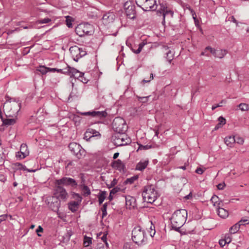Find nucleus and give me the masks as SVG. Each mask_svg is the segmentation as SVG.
Here are the masks:
<instances>
[{"label":"nucleus","mask_w":249,"mask_h":249,"mask_svg":"<svg viewBox=\"0 0 249 249\" xmlns=\"http://www.w3.org/2000/svg\"><path fill=\"white\" fill-rule=\"evenodd\" d=\"M187 217V212L185 209L176 211L171 218L172 227L177 231L184 224Z\"/></svg>","instance_id":"f257e3e1"},{"label":"nucleus","mask_w":249,"mask_h":249,"mask_svg":"<svg viewBox=\"0 0 249 249\" xmlns=\"http://www.w3.org/2000/svg\"><path fill=\"white\" fill-rule=\"evenodd\" d=\"M131 235L132 240L138 246H143L147 242L146 231L140 226L134 227L132 231Z\"/></svg>","instance_id":"f03ea898"},{"label":"nucleus","mask_w":249,"mask_h":249,"mask_svg":"<svg viewBox=\"0 0 249 249\" xmlns=\"http://www.w3.org/2000/svg\"><path fill=\"white\" fill-rule=\"evenodd\" d=\"M157 192L152 185L145 186L142 193L143 201L149 203H153L157 199Z\"/></svg>","instance_id":"7ed1b4c3"},{"label":"nucleus","mask_w":249,"mask_h":249,"mask_svg":"<svg viewBox=\"0 0 249 249\" xmlns=\"http://www.w3.org/2000/svg\"><path fill=\"white\" fill-rule=\"evenodd\" d=\"M138 6L145 11H155L158 7L157 0H135Z\"/></svg>","instance_id":"20e7f679"},{"label":"nucleus","mask_w":249,"mask_h":249,"mask_svg":"<svg viewBox=\"0 0 249 249\" xmlns=\"http://www.w3.org/2000/svg\"><path fill=\"white\" fill-rule=\"evenodd\" d=\"M112 126L117 133H125L127 129L124 120L121 117H116L113 121Z\"/></svg>","instance_id":"39448f33"},{"label":"nucleus","mask_w":249,"mask_h":249,"mask_svg":"<svg viewBox=\"0 0 249 249\" xmlns=\"http://www.w3.org/2000/svg\"><path fill=\"white\" fill-rule=\"evenodd\" d=\"M113 142L117 146L126 145L131 142V140L124 133H116L112 137Z\"/></svg>","instance_id":"423d86ee"},{"label":"nucleus","mask_w":249,"mask_h":249,"mask_svg":"<svg viewBox=\"0 0 249 249\" xmlns=\"http://www.w3.org/2000/svg\"><path fill=\"white\" fill-rule=\"evenodd\" d=\"M6 110H9V113L7 112L8 114H6V116L16 117L20 109L21 103L15 101H10L9 103H6Z\"/></svg>","instance_id":"0eeeda50"},{"label":"nucleus","mask_w":249,"mask_h":249,"mask_svg":"<svg viewBox=\"0 0 249 249\" xmlns=\"http://www.w3.org/2000/svg\"><path fill=\"white\" fill-rule=\"evenodd\" d=\"M69 148L78 159H81L85 156V149L76 142L70 143L69 145Z\"/></svg>","instance_id":"6e6552de"},{"label":"nucleus","mask_w":249,"mask_h":249,"mask_svg":"<svg viewBox=\"0 0 249 249\" xmlns=\"http://www.w3.org/2000/svg\"><path fill=\"white\" fill-rule=\"evenodd\" d=\"M92 27L88 23L80 24L75 28V32L79 36H84L85 35H90L92 33Z\"/></svg>","instance_id":"1a4fd4ad"},{"label":"nucleus","mask_w":249,"mask_h":249,"mask_svg":"<svg viewBox=\"0 0 249 249\" xmlns=\"http://www.w3.org/2000/svg\"><path fill=\"white\" fill-rule=\"evenodd\" d=\"M69 50L73 59L76 62H77L80 58L87 54L85 50L77 46L71 47Z\"/></svg>","instance_id":"9d476101"},{"label":"nucleus","mask_w":249,"mask_h":249,"mask_svg":"<svg viewBox=\"0 0 249 249\" xmlns=\"http://www.w3.org/2000/svg\"><path fill=\"white\" fill-rule=\"evenodd\" d=\"M55 185H65L70 186L72 188H76L77 186L76 181L69 177H63L60 179H57L55 182Z\"/></svg>","instance_id":"9b49d317"},{"label":"nucleus","mask_w":249,"mask_h":249,"mask_svg":"<svg viewBox=\"0 0 249 249\" xmlns=\"http://www.w3.org/2000/svg\"><path fill=\"white\" fill-rule=\"evenodd\" d=\"M65 71H64L65 74L68 75L71 77H73L75 78L79 79L81 77L84 76V73L79 71L74 68L67 66L65 68Z\"/></svg>","instance_id":"f8f14e48"},{"label":"nucleus","mask_w":249,"mask_h":249,"mask_svg":"<svg viewBox=\"0 0 249 249\" xmlns=\"http://www.w3.org/2000/svg\"><path fill=\"white\" fill-rule=\"evenodd\" d=\"M56 194L58 197L62 199H66L68 197V193L66 189L61 185H56Z\"/></svg>","instance_id":"ddd939ff"},{"label":"nucleus","mask_w":249,"mask_h":249,"mask_svg":"<svg viewBox=\"0 0 249 249\" xmlns=\"http://www.w3.org/2000/svg\"><path fill=\"white\" fill-rule=\"evenodd\" d=\"M115 16L113 13H107L104 14L102 18V21L105 25H107L113 22L115 19Z\"/></svg>","instance_id":"4468645a"},{"label":"nucleus","mask_w":249,"mask_h":249,"mask_svg":"<svg viewBox=\"0 0 249 249\" xmlns=\"http://www.w3.org/2000/svg\"><path fill=\"white\" fill-rule=\"evenodd\" d=\"M125 13L127 18L132 19L135 18L136 14L135 6L133 5H129L125 9Z\"/></svg>","instance_id":"2eb2a0df"},{"label":"nucleus","mask_w":249,"mask_h":249,"mask_svg":"<svg viewBox=\"0 0 249 249\" xmlns=\"http://www.w3.org/2000/svg\"><path fill=\"white\" fill-rule=\"evenodd\" d=\"M29 154L27 146L26 144H22L20 146V152H18L17 155V157H19L20 159H24Z\"/></svg>","instance_id":"dca6fc26"},{"label":"nucleus","mask_w":249,"mask_h":249,"mask_svg":"<svg viewBox=\"0 0 249 249\" xmlns=\"http://www.w3.org/2000/svg\"><path fill=\"white\" fill-rule=\"evenodd\" d=\"M112 167L120 171H124L125 168L124 164L121 160L118 159L116 160H114L112 162Z\"/></svg>","instance_id":"f3484780"},{"label":"nucleus","mask_w":249,"mask_h":249,"mask_svg":"<svg viewBox=\"0 0 249 249\" xmlns=\"http://www.w3.org/2000/svg\"><path fill=\"white\" fill-rule=\"evenodd\" d=\"M157 14L161 15L168 7L166 6V4L163 1L160 2V0H157Z\"/></svg>","instance_id":"a211bd4d"},{"label":"nucleus","mask_w":249,"mask_h":249,"mask_svg":"<svg viewBox=\"0 0 249 249\" xmlns=\"http://www.w3.org/2000/svg\"><path fill=\"white\" fill-rule=\"evenodd\" d=\"M165 51H166V58L167 59V60L170 63L172 61V60L173 59L174 56V52L171 50H170L169 48L167 46H164L163 47Z\"/></svg>","instance_id":"6ab92c4d"},{"label":"nucleus","mask_w":249,"mask_h":249,"mask_svg":"<svg viewBox=\"0 0 249 249\" xmlns=\"http://www.w3.org/2000/svg\"><path fill=\"white\" fill-rule=\"evenodd\" d=\"M225 144L230 147H232L235 143V136H228L225 138Z\"/></svg>","instance_id":"aec40b11"},{"label":"nucleus","mask_w":249,"mask_h":249,"mask_svg":"<svg viewBox=\"0 0 249 249\" xmlns=\"http://www.w3.org/2000/svg\"><path fill=\"white\" fill-rule=\"evenodd\" d=\"M79 188L81 189L83 192V195L84 196H87L90 195L91 192L89 187L85 185L84 183H82L79 185Z\"/></svg>","instance_id":"412c9836"},{"label":"nucleus","mask_w":249,"mask_h":249,"mask_svg":"<svg viewBox=\"0 0 249 249\" xmlns=\"http://www.w3.org/2000/svg\"><path fill=\"white\" fill-rule=\"evenodd\" d=\"M163 17V20L162 21V23L163 24H165V17H169V18H173L174 15V12L171 10L170 9L167 8L165 11L163 13V14L161 15Z\"/></svg>","instance_id":"4be33fe9"},{"label":"nucleus","mask_w":249,"mask_h":249,"mask_svg":"<svg viewBox=\"0 0 249 249\" xmlns=\"http://www.w3.org/2000/svg\"><path fill=\"white\" fill-rule=\"evenodd\" d=\"M2 124L9 126L14 124L16 123V118H2Z\"/></svg>","instance_id":"5701e85b"},{"label":"nucleus","mask_w":249,"mask_h":249,"mask_svg":"<svg viewBox=\"0 0 249 249\" xmlns=\"http://www.w3.org/2000/svg\"><path fill=\"white\" fill-rule=\"evenodd\" d=\"M148 164V160L141 161L137 164L136 170L142 171L147 167Z\"/></svg>","instance_id":"b1692460"},{"label":"nucleus","mask_w":249,"mask_h":249,"mask_svg":"<svg viewBox=\"0 0 249 249\" xmlns=\"http://www.w3.org/2000/svg\"><path fill=\"white\" fill-rule=\"evenodd\" d=\"M217 212L218 215L222 218H226L229 215V213L227 210L220 207L218 208Z\"/></svg>","instance_id":"393cba45"},{"label":"nucleus","mask_w":249,"mask_h":249,"mask_svg":"<svg viewBox=\"0 0 249 249\" xmlns=\"http://www.w3.org/2000/svg\"><path fill=\"white\" fill-rule=\"evenodd\" d=\"M79 204L80 203H78V202L71 201L68 204V207L70 211L74 213L78 210Z\"/></svg>","instance_id":"a878e982"},{"label":"nucleus","mask_w":249,"mask_h":249,"mask_svg":"<svg viewBox=\"0 0 249 249\" xmlns=\"http://www.w3.org/2000/svg\"><path fill=\"white\" fill-rule=\"evenodd\" d=\"M218 121L219 123L216 125L215 126L214 130H217L219 128L222 127L223 125H224L226 124V119L223 118L222 116H220L218 118Z\"/></svg>","instance_id":"bb28decb"},{"label":"nucleus","mask_w":249,"mask_h":249,"mask_svg":"<svg viewBox=\"0 0 249 249\" xmlns=\"http://www.w3.org/2000/svg\"><path fill=\"white\" fill-rule=\"evenodd\" d=\"M72 232L71 231V230H68L67 231V232L65 233L63 236H62V241L64 242V243H66L67 242H68L70 239V238L71 237V236L72 235Z\"/></svg>","instance_id":"cd10ccee"},{"label":"nucleus","mask_w":249,"mask_h":249,"mask_svg":"<svg viewBox=\"0 0 249 249\" xmlns=\"http://www.w3.org/2000/svg\"><path fill=\"white\" fill-rule=\"evenodd\" d=\"M55 208H52V210L56 212L58 217L61 219L63 218V214L59 212V208L60 207V203L56 202L55 204Z\"/></svg>","instance_id":"c85d7f7f"},{"label":"nucleus","mask_w":249,"mask_h":249,"mask_svg":"<svg viewBox=\"0 0 249 249\" xmlns=\"http://www.w3.org/2000/svg\"><path fill=\"white\" fill-rule=\"evenodd\" d=\"M107 115V113L106 111H94V116L100 119L106 117Z\"/></svg>","instance_id":"c756f323"},{"label":"nucleus","mask_w":249,"mask_h":249,"mask_svg":"<svg viewBox=\"0 0 249 249\" xmlns=\"http://www.w3.org/2000/svg\"><path fill=\"white\" fill-rule=\"evenodd\" d=\"M126 205L129 206V208L131 207H134V205L132 204V202L134 203L135 199L134 197L128 196L126 197Z\"/></svg>","instance_id":"7c9ffc66"},{"label":"nucleus","mask_w":249,"mask_h":249,"mask_svg":"<svg viewBox=\"0 0 249 249\" xmlns=\"http://www.w3.org/2000/svg\"><path fill=\"white\" fill-rule=\"evenodd\" d=\"M240 225L238 223H236L230 229V232L231 234L236 233L240 229Z\"/></svg>","instance_id":"2f4dec72"},{"label":"nucleus","mask_w":249,"mask_h":249,"mask_svg":"<svg viewBox=\"0 0 249 249\" xmlns=\"http://www.w3.org/2000/svg\"><path fill=\"white\" fill-rule=\"evenodd\" d=\"M227 53V52L225 50H217L215 57L222 58L225 56Z\"/></svg>","instance_id":"473e14b6"},{"label":"nucleus","mask_w":249,"mask_h":249,"mask_svg":"<svg viewBox=\"0 0 249 249\" xmlns=\"http://www.w3.org/2000/svg\"><path fill=\"white\" fill-rule=\"evenodd\" d=\"M145 45V43L144 42H142L139 44V45H138L139 47H138V49L135 50V49L131 48V50L132 51V52L134 53H135L136 54H139L141 53V52L142 50V49L143 48V47H144V46Z\"/></svg>","instance_id":"72a5a7b5"},{"label":"nucleus","mask_w":249,"mask_h":249,"mask_svg":"<svg viewBox=\"0 0 249 249\" xmlns=\"http://www.w3.org/2000/svg\"><path fill=\"white\" fill-rule=\"evenodd\" d=\"M106 197V192L102 191L101 194L98 196L99 204H101Z\"/></svg>","instance_id":"f704fd0d"},{"label":"nucleus","mask_w":249,"mask_h":249,"mask_svg":"<svg viewBox=\"0 0 249 249\" xmlns=\"http://www.w3.org/2000/svg\"><path fill=\"white\" fill-rule=\"evenodd\" d=\"M48 68H49L46 67L44 66H40L37 68L36 71L40 72L42 74H45L49 71Z\"/></svg>","instance_id":"c9c22d12"},{"label":"nucleus","mask_w":249,"mask_h":249,"mask_svg":"<svg viewBox=\"0 0 249 249\" xmlns=\"http://www.w3.org/2000/svg\"><path fill=\"white\" fill-rule=\"evenodd\" d=\"M138 176H134L133 177H131L130 178H127L125 180L124 183L125 184H131L134 182V181L138 179Z\"/></svg>","instance_id":"e433bc0d"},{"label":"nucleus","mask_w":249,"mask_h":249,"mask_svg":"<svg viewBox=\"0 0 249 249\" xmlns=\"http://www.w3.org/2000/svg\"><path fill=\"white\" fill-rule=\"evenodd\" d=\"M211 200L212 201V203H213L214 206H217L218 207H219L220 202H218L219 201V198L217 196L215 195L213 196L212 197Z\"/></svg>","instance_id":"4c0bfd02"},{"label":"nucleus","mask_w":249,"mask_h":249,"mask_svg":"<svg viewBox=\"0 0 249 249\" xmlns=\"http://www.w3.org/2000/svg\"><path fill=\"white\" fill-rule=\"evenodd\" d=\"M72 195L73 198H74L76 200V202H78V203L80 204L82 200V196L79 194L76 193H73Z\"/></svg>","instance_id":"58836bf2"},{"label":"nucleus","mask_w":249,"mask_h":249,"mask_svg":"<svg viewBox=\"0 0 249 249\" xmlns=\"http://www.w3.org/2000/svg\"><path fill=\"white\" fill-rule=\"evenodd\" d=\"M238 106L242 111H247L249 109V105L245 103H241Z\"/></svg>","instance_id":"ea45409f"},{"label":"nucleus","mask_w":249,"mask_h":249,"mask_svg":"<svg viewBox=\"0 0 249 249\" xmlns=\"http://www.w3.org/2000/svg\"><path fill=\"white\" fill-rule=\"evenodd\" d=\"M66 24H67V26L69 28H71L72 26V24L71 22L73 20L72 18L70 16H67L66 17Z\"/></svg>","instance_id":"a19ab883"},{"label":"nucleus","mask_w":249,"mask_h":249,"mask_svg":"<svg viewBox=\"0 0 249 249\" xmlns=\"http://www.w3.org/2000/svg\"><path fill=\"white\" fill-rule=\"evenodd\" d=\"M107 203H105L103 204V206L101 209L102 212V218L104 217L107 215Z\"/></svg>","instance_id":"79ce46f5"},{"label":"nucleus","mask_w":249,"mask_h":249,"mask_svg":"<svg viewBox=\"0 0 249 249\" xmlns=\"http://www.w3.org/2000/svg\"><path fill=\"white\" fill-rule=\"evenodd\" d=\"M91 244V238L85 236L84 238V245L85 247H88Z\"/></svg>","instance_id":"37998d69"},{"label":"nucleus","mask_w":249,"mask_h":249,"mask_svg":"<svg viewBox=\"0 0 249 249\" xmlns=\"http://www.w3.org/2000/svg\"><path fill=\"white\" fill-rule=\"evenodd\" d=\"M64 70H65V68L62 69H58L57 68H48L49 71H51V72L57 71L58 72H60V73H63V74H65L64 71H65Z\"/></svg>","instance_id":"c03bdc74"},{"label":"nucleus","mask_w":249,"mask_h":249,"mask_svg":"<svg viewBox=\"0 0 249 249\" xmlns=\"http://www.w3.org/2000/svg\"><path fill=\"white\" fill-rule=\"evenodd\" d=\"M235 142L239 144H243L244 142L243 138L238 136H235Z\"/></svg>","instance_id":"a18cd8bd"},{"label":"nucleus","mask_w":249,"mask_h":249,"mask_svg":"<svg viewBox=\"0 0 249 249\" xmlns=\"http://www.w3.org/2000/svg\"><path fill=\"white\" fill-rule=\"evenodd\" d=\"M88 131H89V133L91 135L92 138L97 136L98 135H100L99 132L96 131L94 129H88Z\"/></svg>","instance_id":"49530a36"},{"label":"nucleus","mask_w":249,"mask_h":249,"mask_svg":"<svg viewBox=\"0 0 249 249\" xmlns=\"http://www.w3.org/2000/svg\"><path fill=\"white\" fill-rule=\"evenodd\" d=\"M89 131L87 129L84 134V139L88 141L90 139L92 138L91 135L89 133Z\"/></svg>","instance_id":"de8ad7c7"},{"label":"nucleus","mask_w":249,"mask_h":249,"mask_svg":"<svg viewBox=\"0 0 249 249\" xmlns=\"http://www.w3.org/2000/svg\"><path fill=\"white\" fill-rule=\"evenodd\" d=\"M117 179L116 178H114L110 184H107V185L108 188H111L114 187L117 184Z\"/></svg>","instance_id":"09e8293b"},{"label":"nucleus","mask_w":249,"mask_h":249,"mask_svg":"<svg viewBox=\"0 0 249 249\" xmlns=\"http://www.w3.org/2000/svg\"><path fill=\"white\" fill-rule=\"evenodd\" d=\"M240 226L241 225H245L246 224H249V220L248 219H241L238 222Z\"/></svg>","instance_id":"8fccbe9b"},{"label":"nucleus","mask_w":249,"mask_h":249,"mask_svg":"<svg viewBox=\"0 0 249 249\" xmlns=\"http://www.w3.org/2000/svg\"><path fill=\"white\" fill-rule=\"evenodd\" d=\"M152 147L151 145H143L142 144H140L138 150H147Z\"/></svg>","instance_id":"3c124183"},{"label":"nucleus","mask_w":249,"mask_h":249,"mask_svg":"<svg viewBox=\"0 0 249 249\" xmlns=\"http://www.w3.org/2000/svg\"><path fill=\"white\" fill-rule=\"evenodd\" d=\"M51 21V19L47 18L43 19H40L38 21V23L40 24L47 23Z\"/></svg>","instance_id":"603ef678"},{"label":"nucleus","mask_w":249,"mask_h":249,"mask_svg":"<svg viewBox=\"0 0 249 249\" xmlns=\"http://www.w3.org/2000/svg\"><path fill=\"white\" fill-rule=\"evenodd\" d=\"M226 103V101L224 100H222L220 103H219L218 104H217L216 105H214V106H212V109L213 110H214L216 108L218 107H222V104L223 103Z\"/></svg>","instance_id":"864d4df0"},{"label":"nucleus","mask_w":249,"mask_h":249,"mask_svg":"<svg viewBox=\"0 0 249 249\" xmlns=\"http://www.w3.org/2000/svg\"><path fill=\"white\" fill-rule=\"evenodd\" d=\"M94 111H88L85 112H81L80 114L84 116H91L92 117L94 116Z\"/></svg>","instance_id":"5fc2aeb1"},{"label":"nucleus","mask_w":249,"mask_h":249,"mask_svg":"<svg viewBox=\"0 0 249 249\" xmlns=\"http://www.w3.org/2000/svg\"><path fill=\"white\" fill-rule=\"evenodd\" d=\"M80 117L78 116L74 115L73 118V120L75 122L76 125H78L80 122Z\"/></svg>","instance_id":"6e6d98bb"},{"label":"nucleus","mask_w":249,"mask_h":249,"mask_svg":"<svg viewBox=\"0 0 249 249\" xmlns=\"http://www.w3.org/2000/svg\"><path fill=\"white\" fill-rule=\"evenodd\" d=\"M121 189L119 187H116L113 188L111 191H110V194H115L117 192H119L120 191Z\"/></svg>","instance_id":"4d7b16f0"},{"label":"nucleus","mask_w":249,"mask_h":249,"mask_svg":"<svg viewBox=\"0 0 249 249\" xmlns=\"http://www.w3.org/2000/svg\"><path fill=\"white\" fill-rule=\"evenodd\" d=\"M189 10H190L191 13H192L193 18L194 19L195 22L196 23V22L197 21V19L196 18V16L195 12L191 8H189Z\"/></svg>","instance_id":"13d9d810"},{"label":"nucleus","mask_w":249,"mask_h":249,"mask_svg":"<svg viewBox=\"0 0 249 249\" xmlns=\"http://www.w3.org/2000/svg\"><path fill=\"white\" fill-rule=\"evenodd\" d=\"M19 170H22L23 171H27L28 172H35L36 171V170L28 169L26 168V167L25 166H24L23 165H22V167H21Z\"/></svg>","instance_id":"bf43d9fd"},{"label":"nucleus","mask_w":249,"mask_h":249,"mask_svg":"<svg viewBox=\"0 0 249 249\" xmlns=\"http://www.w3.org/2000/svg\"><path fill=\"white\" fill-rule=\"evenodd\" d=\"M43 229L41 226H39L36 230V232L38 236H41V235L39 233L40 232H43Z\"/></svg>","instance_id":"052dcab7"},{"label":"nucleus","mask_w":249,"mask_h":249,"mask_svg":"<svg viewBox=\"0 0 249 249\" xmlns=\"http://www.w3.org/2000/svg\"><path fill=\"white\" fill-rule=\"evenodd\" d=\"M225 186V184L224 183H219L217 185V189L219 190H223L224 188V187Z\"/></svg>","instance_id":"680f3d73"},{"label":"nucleus","mask_w":249,"mask_h":249,"mask_svg":"<svg viewBox=\"0 0 249 249\" xmlns=\"http://www.w3.org/2000/svg\"><path fill=\"white\" fill-rule=\"evenodd\" d=\"M203 172H204V170L200 167L197 168L196 170V173L197 174H199V175L202 174Z\"/></svg>","instance_id":"e2e57ef3"},{"label":"nucleus","mask_w":249,"mask_h":249,"mask_svg":"<svg viewBox=\"0 0 249 249\" xmlns=\"http://www.w3.org/2000/svg\"><path fill=\"white\" fill-rule=\"evenodd\" d=\"M7 216H8V215H7V214H3V215H0V222L5 220L6 218L7 217Z\"/></svg>","instance_id":"0e129e2a"},{"label":"nucleus","mask_w":249,"mask_h":249,"mask_svg":"<svg viewBox=\"0 0 249 249\" xmlns=\"http://www.w3.org/2000/svg\"><path fill=\"white\" fill-rule=\"evenodd\" d=\"M149 98V96L146 97H140V99L141 100V101L143 103H145L148 101V98Z\"/></svg>","instance_id":"69168bd1"},{"label":"nucleus","mask_w":249,"mask_h":249,"mask_svg":"<svg viewBox=\"0 0 249 249\" xmlns=\"http://www.w3.org/2000/svg\"><path fill=\"white\" fill-rule=\"evenodd\" d=\"M97 249H107V247H105V245L104 244H98V248Z\"/></svg>","instance_id":"338daca9"},{"label":"nucleus","mask_w":249,"mask_h":249,"mask_svg":"<svg viewBox=\"0 0 249 249\" xmlns=\"http://www.w3.org/2000/svg\"><path fill=\"white\" fill-rule=\"evenodd\" d=\"M226 242L224 239H220L219 241V244L221 247H223L226 244Z\"/></svg>","instance_id":"774afa93"}]
</instances>
